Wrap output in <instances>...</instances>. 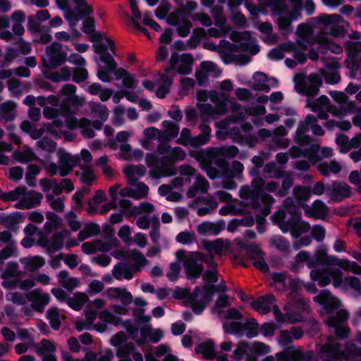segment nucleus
<instances>
[{
    "label": "nucleus",
    "instance_id": "1",
    "mask_svg": "<svg viewBox=\"0 0 361 361\" xmlns=\"http://www.w3.org/2000/svg\"><path fill=\"white\" fill-rule=\"evenodd\" d=\"M282 207L272 215L271 219L283 233L290 231L293 237L298 238L310 230L309 223L300 221V212L291 197L286 198Z\"/></svg>",
    "mask_w": 361,
    "mask_h": 361
},
{
    "label": "nucleus",
    "instance_id": "2",
    "mask_svg": "<svg viewBox=\"0 0 361 361\" xmlns=\"http://www.w3.org/2000/svg\"><path fill=\"white\" fill-rule=\"evenodd\" d=\"M361 355V348L355 344L348 343L343 348L341 343L330 336L326 342L322 345L319 350V358L322 361H336L338 360H348L352 357Z\"/></svg>",
    "mask_w": 361,
    "mask_h": 361
},
{
    "label": "nucleus",
    "instance_id": "3",
    "mask_svg": "<svg viewBox=\"0 0 361 361\" xmlns=\"http://www.w3.org/2000/svg\"><path fill=\"white\" fill-rule=\"evenodd\" d=\"M61 115L66 117V126L68 129L79 128L81 135L85 139H92L95 136L94 130H100L102 123L99 121H91L87 118L78 119L71 116L70 108L66 103L61 105Z\"/></svg>",
    "mask_w": 361,
    "mask_h": 361
},
{
    "label": "nucleus",
    "instance_id": "4",
    "mask_svg": "<svg viewBox=\"0 0 361 361\" xmlns=\"http://www.w3.org/2000/svg\"><path fill=\"white\" fill-rule=\"evenodd\" d=\"M239 195L244 200L245 205L260 211L263 216L269 214L270 208L274 202L271 195L267 193H262L259 196L258 192L252 189L248 185L241 187Z\"/></svg>",
    "mask_w": 361,
    "mask_h": 361
},
{
    "label": "nucleus",
    "instance_id": "5",
    "mask_svg": "<svg viewBox=\"0 0 361 361\" xmlns=\"http://www.w3.org/2000/svg\"><path fill=\"white\" fill-rule=\"evenodd\" d=\"M239 149L234 145L209 147L205 152V159L209 162H214L221 170H226V174L229 176V164L226 159L235 157Z\"/></svg>",
    "mask_w": 361,
    "mask_h": 361
},
{
    "label": "nucleus",
    "instance_id": "6",
    "mask_svg": "<svg viewBox=\"0 0 361 361\" xmlns=\"http://www.w3.org/2000/svg\"><path fill=\"white\" fill-rule=\"evenodd\" d=\"M177 257L183 261L188 279H198L203 272L204 267L202 264V252H188L184 250L176 252Z\"/></svg>",
    "mask_w": 361,
    "mask_h": 361
},
{
    "label": "nucleus",
    "instance_id": "7",
    "mask_svg": "<svg viewBox=\"0 0 361 361\" xmlns=\"http://www.w3.org/2000/svg\"><path fill=\"white\" fill-rule=\"evenodd\" d=\"M310 275L311 279L317 281L320 287L329 285L331 281L335 288L341 287L343 284V272L338 269H314Z\"/></svg>",
    "mask_w": 361,
    "mask_h": 361
},
{
    "label": "nucleus",
    "instance_id": "8",
    "mask_svg": "<svg viewBox=\"0 0 361 361\" xmlns=\"http://www.w3.org/2000/svg\"><path fill=\"white\" fill-rule=\"evenodd\" d=\"M314 257L317 262L322 265L337 266L344 271L361 274V267L357 263L345 259H339L334 255H329L325 250H318Z\"/></svg>",
    "mask_w": 361,
    "mask_h": 361
},
{
    "label": "nucleus",
    "instance_id": "9",
    "mask_svg": "<svg viewBox=\"0 0 361 361\" xmlns=\"http://www.w3.org/2000/svg\"><path fill=\"white\" fill-rule=\"evenodd\" d=\"M349 314L345 310H339L335 314H331L327 317L324 323L335 329L336 337L340 339H344L348 337L350 328L346 324Z\"/></svg>",
    "mask_w": 361,
    "mask_h": 361
},
{
    "label": "nucleus",
    "instance_id": "10",
    "mask_svg": "<svg viewBox=\"0 0 361 361\" xmlns=\"http://www.w3.org/2000/svg\"><path fill=\"white\" fill-rule=\"evenodd\" d=\"M294 90H319L322 85V78L317 73L307 75L305 73H297L293 76Z\"/></svg>",
    "mask_w": 361,
    "mask_h": 361
},
{
    "label": "nucleus",
    "instance_id": "11",
    "mask_svg": "<svg viewBox=\"0 0 361 361\" xmlns=\"http://www.w3.org/2000/svg\"><path fill=\"white\" fill-rule=\"evenodd\" d=\"M277 361H314V352L291 345L276 354Z\"/></svg>",
    "mask_w": 361,
    "mask_h": 361
},
{
    "label": "nucleus",
    "instance_id": "12",
    "mask_svg": "<svg viewBox=\"0 0 361 361\" xmlns=\"http://www.w3.org/2000/svg\"><path fill=\"white\" fill-rule=\"evenodd\" d=\"M214 294V286L204 284L202 287H196L192 294L193 302L192 310L195 314H200L206 304L211 301Z\"/></svg>",
    "mask_w": 361,
    "mask_h": 361
},
{
    "label": "nucleus",
    "instance_id": "13",
    "mask_svg": "<svg viewBox=\"0 0 361 361\" xmlns=\"http://www.w3.org/2000/svg\"><path fill=\"white\" fill-rule=\"evenodd\" d=\"M318 23L324 26H331L330 34L336 37H343L345 35L346 30L340 23H345L343 18L336 13H322L317 17Z\"/></svg>",
    "mask_w": 361,
    "mask_h": 361
},
{
    "label": "nucleus",
    "instance_id": "14",
    "mask_svg": "<svg viewBox=\"0 0 361 361\" xmlns=\"http://www.w3.org/2000/svg\"><path fill=\"white\" fill-rule=\"evenodd\" d=\"M70 235V232L64 229L54 233L50 238L45 237L39 238L37 243L40 247L46 249L49 253H54L63 247L64 240L68 238Z\"/></svg>",
    "mask_w": 361,
    "mask_h": 361
},
{
    "label": "nucleus",
    "instance_id": "15",
    "mask_svg": "<svg viewBox=\"0 0 361 361\" xmlns=\"http://www.w3.org/2000/svg\"><path fill=\"white\" fill-rule=\"evenodd\" d=\"M149 174L154 178L169 177L176 174L175 164L166 155L162 157L159 164L149 171Z\"/></svg>",
    "mask_w": 361,
    "mask_h": 361
},
{
    "label": "nucleus",
    "instance_id": "16",
    "mask_svg": "<svg viewBox=\"0 0 361 361\" xmlns=\"http://www.w3.org/2000/svg\"><path fill=\"white\" fill-rule=\"evenodd\" d=\"M58 156L59 175L62 177L71 173L73 168L78 166L80 161V158L78 156H74L61 150L58 152Z\"/></svg>",
    "mask_w": 361,
    "mask_h": 361
},
{
    "label": "nucleus",
    "instance_id": "17",
    "mask_svg": "<svg viewBox=\"0 0 361 361\" xmlns=\"http://www.w3.org/2000/svg\"><path fill=\"white\" fill-rule=\"evenodd\" d=\"M252 79V90H269L270 88H277L279 85L278 79L260 71L255 72Z\"/></svg>",
    "mask_w": 361,
    "mask_h": 361
},
{
    "label": "nucleus",
    "instance_id": "18",
    "mask_svg": "<svg viewBox=\"0 0 361 361\" xmlns=\"http://www.w3.org/2000/svg\"><path fill=\"white\" fill-rule=\"evenodd\" d=\"M230 242L228 240L218 238L213 240H202L201 241L202 247L208 252V255H214L220 258L224 252L227 251L230 247Z\"/></svg>",
    "mask_w": 361,
    "mask_h": 361
},
{
    "label": "nucleus",
    "instance_id": "19",
    "mask_svg": "<svg viewBox=\"0 0 361 361\" xmlns=\"http://www.w3.org/2000/svg\"><path fill=\"white\" fill-rule=\"evenodd\" d=\"M27 299L31 302V307L38 312H42L49 303L50 295L39 288L34 289L26 293Z\"/></svg>",
    "mask_w": 361,
    "mask_h": 361
},
{
    "label": "nucleus",
    "instance_id": "20",
    "mask_svg": "<svg viewBox=\"0 0 361 361\" xmlns=\"http://www.w3.org/2000/svg\"><path fill=\"white\" fill-rule=\"evenodd\" d=\"M42 197L43 195L40 192L35 190L27 192L25 191L15 207L19 209H29L35 207L40 204Z\"/></svg>",
    "mask_w": 361,
    "mask_h": 361
},
{
    "label": "nucleus",
    "instance_id": "21",
    "mask_svg": "<svg viewBox=\"0 0 361 361\" xmlns=\"http://www.w3.org/2000/svg\"><path fill=\"white\" fill-rule=\"evenodd\" d=\"M302 208L306 216L316 219H324L329 212L327 206L319 200H315L311 205L303 204Z\"/></svg>",
    "mask_w": 361,
    "mask_h": 361
},
{
    "label": "nucleus",
    "instance_id": "22",
    "mask_svg": "<svg viewBox=\"0 0 361 361\" xmlns=\"http://www.w3.org/2000/svg\"><path fill=\"white\" fill-rule=\"evenodd\" d=\"M313 300L320 305H324V309L327 313H331L334 310H337L340 305L338 298L332 295L328 290H323L313 298Z\"/></svg>",
    "mask_w": 361,
    "mask_h": 361
},
{
    "label": "nucleus",
    "instance_id": "23",
    "mask_svg": "<svg viewBox=\"0 0 361 361\" xmlns=\"http://www.w3.org/2000/svg\"><path fill=\"white\" fill-rule=\"evenodd\" d=\"M329 99L326 96H321L314 100L310 97L307 99V106L317 114V118L319 119H327L329 116L326 111L328 108Z\"/></svg>",
    "mask_w": 361,
    "mask_h": 361
},
{
    "label": "nucleus",
    "instance_id": "24",
    "mask_svg": "<svg viewBox=\"0 0 361 361\" xmlns=\"http://www.w3.org/2000/svg\"><path fill=\"white\" fill-rule=\"evenodd\" d=\"M226 228L224 221L217 222L204 221L197 227V233L202 235H216Z\"/></svg>",
    "mask_w": 361,
    "mask_h": 361
},
{
    "label": "nucleus",
    "instance_id": "25",
    "mask_svg": "<svg viewBox=\"0 0 361 361\" xmlns=\"http://www.w3.org/2000/svg\"><path fill=\"white\" fill-rule=\"evenodd\" d=\"M47 56L48 59L44 56L41 59V65L46 69H55L62 66L67 60V54L65 51L49 54Z\"/></svg>",
    "mask_w": 361,
    "mask_h": 361
},
{
    "label": "nucleus",
    "instance_id": "26",
    "mask_svg": "<svg viewBox=\"0 0 361 361\" xmlns=\"http://www.w3.org/2000/svg\"><path fill=\"white\" fill-rule=\"evenodd\" d=\"M116 80L121 81V87L126 89L135 88L137 80L135 75L123 68H118L114 73Z\"/></svg>",
    "mask_w": 361,
    "mask_h": 361
},
{
    "label": "nucleus",
    "instance_id": "27",
    "mask_svg": "<svg viewBox=\"0 0 361 361\" xmlns=\"http://www.w3.org/2000/svg\"><path fill=\"white\" fill-rule=\"evenodd\" d=\"M123 171L127 178L128 185H135L139 178L146 173L147 169L141 164L130 165L124 168Z\"/></svg>",
    "mask_w": 361,
    "mask_h": 361
},
{
    "label": "nucleus",
    "instance_id": "28",
    "mask_svg": "<svg viewBox=\"0 0 361 361\" xmlns=\"http://www.w3.org/2000/svg\"><path fill=\"white\" fill-rule=\"evenodd\" d=\"M210 100L216 105L218 111L224 114L228 107L233 106L232 102L228 99L224 92H209Z\"/></svg>",
    "mask_w": 361,
    "mask_h": 361
},
{
    "label": "nucleus",
    "instance_id": "29",
    "mask_svg": "<svg viewBox=\"0 0 361 361\" xmlns=\"http://www.w3.org/2000/svg\"><path fill=\"white\" fill-rule=\"evenodd\" d=\"M99 47L101 49L96 47L94 52L100 55V60L105 63V67L114 73L118 69L117 63L115 61L113 56L107 51L108 46L106 44H100Z\"/></svg>",
    "mask_w": 361,
    "mask_h": 361
},
{
    "label": "nucleus",
    "instance_id": "30",
    "mask_svg": "<svg viewBox=\"0 0 361 361\" xmlns=\"http://www.w3.org/2000/svg\"><path fill=\"white\" fill-rule=\"evenodd\" d=\"M109 299L120 300L123 305H130L133 301V296L126 288H109L105 292Z\"/></svg>",
    "mask_w": 361,
    "mask_h": 361
},
{
    "label": "nucleus",
    "instance_id": "31",
    "mask_svg": "<svg viewBox=\"0 0 361 361\" xmlns=\"http://www.w3.org/2000/svg\"><path fill=\"white\" fill-rule=\"evenodd\" d=\"M19 261L24 269L30 272H35L45 264L44 259L39 255L22 257Z\"/></svg>",
    "mask_w": 361,
    "mask_h": 361
},
{
    "label": "nucleus",
    "instance_id": "32",
    "mask_svg": "<svg viewBox=\"0 0 361 361\" xmlns=\"http://www.w3.org/2000/svg\"><path fill=\"white\" fill-rule=\"evenodd\" d=\"M275 300L273 295L269 294L251 303L252 307L260 314H266L271 311V307Z\"/></svg>",
    "mask_w": 361,
    "mask_h": 361
},
{
    "label": "nucleus",
    "instance_id": "33",
    "mask_svg": "<svg viewBox=\"0 0 361 361\" xmlns=\"http://www.w3.org/2000/svg\"><path fill=\"white\" fill-rule=\"evenodd\" d=\"M350 195V186L341 182H334L332 185L331 198L334 201H341Z\"/></svg>",
    "mask_w": 361,
    "mask_h": 361
},
{
    "label": "nucleus",
    "instance_id": "34",
    "mask_svg": "<svg viewBox=\"0 0 361 361\" xmlns=\"http://www.w3.org/2000/svg\"><path fill=\"white\" fill-rule=\"evenodd\" d=\"M209 187L207 180L202 175H197L194 184L187 191V196L189 198L194 197L198 191L206 193Z\"/></svg>",
    "mask_w": 361,
    "mask_h": 361
},
{
    "label": "nucleus",
    "instance_id": "35",
    "mask_svg": "<svg viewBox=\"0 0 361 361\" xmlns=\"http://www.w3.org/2000/svg\"><path fill=\"white\" fill-rule=\"evenodd\" d=\"M16 105L13 102L8 101L0 105V122L14 120L16 116Z\"/></svg>",
    "mask_w": 361,
    "mask_h": 361
},
{
    "label": "nucleus",
    "instance_id": "36",
    "mask_svg": "<svg viewBox=\"0 0 361 361\" xmlns=\"http://www.w3.org/2000/svg\"><path fill=\"white\" fill-rule=\"evenodd\" d=\"M195 352L197 354H200L206 360H213L216 355L214 350V343L211 340L197 345L195 347Z\"/></svg>",
    "mask_w": 361,
    "mask_h": 361
},
{
    "label": "nucleus",
    "instance_id": "37",
    "mask_svg": "<svg viewBox=\"0 0 361 361\" xmlns=\"http://www.w3.org/2000/svg\"><path fill=\"white\" fill-rule=\"evenodd\" d=\"M112 275L117 280L123 279L130 280L133 277L131 269L125 262L118 263L112 270Z\"/></svg>",
    "mask_w": 361,
    "mask_h": 361
},
{
    "label": "nucleus",
    "instance_id": "38",
    "mask_svg": "<svg viewBox=\"0 0 361 361\" xmlns=\"http://www.w3.org/2000/svg\"><path fill=\"white\" fill-rule=\"evenodd\" d=\"M59 283L66 290L71 291L76 288L80 282L75 277H70L67 271H61L58 275Z\"/></svg>",
    "mask_w": 361,
    "mask_h": 361
},
{
    "label": "nucleus",
    "instance_id": "39",
    "mask_svg": "<svg viewBox=\"0 0 361 361\" xmlns=\"http://www.w3.org/2000/svg\"><path fill=\"white\" fill-rule=\"evenodd\" d=\"M162 126L164 130L161 131L160 137L163 141H170L178 136L179 128L177 124L170 121H164L162 123Z\"/></svg>",
    "mask_w": 361,
    "mask_h": 361
},
{
    "label": "nucleus",
    "instance_id": "40",
    "mask_svg": "<svg viewBox=\"0 0 361 361\" xmlns=\"http://www.w3.org/2000/svg\"><path fill=\"white\" fill-rule=\"evenodd\" d=\"M180 63L177 68V72L183 75H187L192 72V66L194 59L191 54L185 53L180 56Z\"/></svg>",
    "mask_w": 361,
    "mask_h": 361
},
{
    "label": "nucleus",
    "instance_id": "41",
    "mask_svg": "<svg viewBox=\"0 0 361 361\" xmlns=\"http://www.w3.org/2000/svg\"><path fill=\"white\" fill-rule=\"evenodd\" d=\"M273 313L276 319L279 322H288L290 324H294L302 321V316L301 314L293 315V314H283L281 313L279 307L277 305H273Z\"/></svg>",
    "mask_w": 361,
    "mask_h": 361
},
{
    "label": "nucleus",
    "instance_id": "42",
    "mask_svg": "<svg viewBox=\"0 0 361 361\" xmlns=\"http://www.w3.org/2000/svg\"><path fill=\"white\" fill-rule=\"evenodd\" d=\"M318 42L319 44L318 51L320 50L322 53H323L322 49L329 50L336 54H340L343 52V48L341 45L329 40L326 37H319L318 38Z\"/></svg>",
    "mask_w": 361,
    "mask_h": 361
},
{
    "label": "nucleus",
    "instance_id": "43",
    "mask_svg": "<svg viewBox=\"0 0 361 361\" xmlns=\"http://www.w3.org/2000/svg\"><path fill=\"white\" fill-rule=\"evenodd\" d=\"M88 297L86 294L77 293L73 297L66 300L67 305L75 310H80L87 302Z\"/></svg>",
    "mask_w": 361,
    "mask_h": 361
},
{
    "label": "nucleus",
    "instance_id": "44",
    "mask_svg": "<svg viewBox=\"0 0 361 361\" xmlns=\"http://www.w3.org/2000/svg\"><path fill=\"white\" fill-rule=\"evenodd\" d=\"M317 169L323 176L327 177L331 173H339L341 170V166L338 162L331 161L329 163H321L317 166Z\"/></svg>",
    "mask_w": 361,
    "mask_h": 361
},
{
    "label": "nucleus",
    "instance_id": "45",
    "mask_svg": "<svg viewBox=\"0 0 361 361\" xmlns=\"http://www.w3.org/2000/svg\"><path fill=\"white\" fill-rule=\"evenodd\" d=\"M100 228L98 224L90 222L84 226L83 229L78 235V240L83 241L85 239L96 235L99 233Z\"/></svg>",
    "mask_w": 361,
    "mask_h": 361
},
{
    "label": "nucleus",
    "instance_id": "46",
    "mask_svg": "<svg viewBox=\"0 0 361 361\" xmlns=\"http://www.w3.org/2000/svg\"><path fill=\"white\" fill-rule=\"evenodd\" d=\"M90 110L93 116L97 118L96 121H99L103 123L108 119L109 110L104 105L93 103L91 104Z\"/></svg>",
    "mask_w": 361,
    "mask_h": 361
},
{
    "label": "nucleus",
    "instance_id": "47",
    "mask_svg": "<svg viewBox=\"0 0 361 361\" xmlns=\"http://www.w3.org/2000/svg\"><path fill=\"white\" fill-rule=\"evenodd\" d=\"M269 245L276 248L280 252H288L290 250V243L288 240L281 235H274L269 240Z\"/></svg>",
    "mask_w": 361,
    "mask_h": 361
},
{
    "label": "nucleus",
    "instance_id": "48",
    "mask_svg": "<svg viewBox=\"0 0 361 361\" xmlns=\"http://www.w3.org/2000/svg\"><path fill=\"white\" fill-rule=\"evenodd\" d=\"M35 352L38 355L47 353H52L56 351V346L53 342L47 339H42L39 343L34 346Z\"/></svg>",
    "mask_w": 361,
    "mask_h": 361
},
{
    "label": "nucleus",
    "instance_id": "49",
    "mask_svg": "<svg viewBox=\"0 0 361 361\" xmlns=\"http://www.w3.org/2000/svg\"><path fill=\"white\" fill-rule=\"evenodd\" d=\"M13 158L20 163L26 164L35 160L37 157L31 149L18 150L13 152Z\"/></svg>",
    "mask_w": 361,
    "mask_h": 361
},
{
    "label": "nucleus",
    "instance_id": "50",
    "mask_svg": "<svg viewBox=\"0 0 361 361\" xmlns=\"http://www.w3.org/2000/svg\"><path fill=\"white\" fill-rule=\"evenodd\" d=\"M154 80L158 85L156 90H169L173 83V78L166 73H158L154 76Z\"/></svg>",
    "mask_w": 361,
    "mask_h": 361
},
{
    "label": "nucleus",
    "instance_id": "51",
    "mask_svg": "<svg viewBox=\"0 0 361 361\" xmlns=\"http://www.w3.org/2000/svg\"><path fill=\"white\" fill-rule=\"evenodd\" d=\"M200 68L204 73L214 78H218L221 74V70L213 61H204L200 63Z\"/></svg>",
    "mask_w": 361,
    "mask_h": 361
},
{
    "label": "nucleus",
    "instance_id": "52",
    "mask_svg": "<svg viewBox=\"0 0 361 361\" xmlns=\"http://www.w3.org/2000/svg\"><path fill=\"white\" fill-rule=\"evenodd\" d=\"M127 256L133 261L135 262V270H140L141 267H144L147 265L148 261L144 256V255L137 250H129L127 252Z\"/></svg>",
    "mask_w": 361,
    "mask_h": 361
},
{
    "label": "nucleus",
    "instance_id": "53",
    "mask_svg": "<svg viewBox=\"0 0 361 361\" xmlns=\"http://www.w3.org/2000/svg\"><path fill=\"white\" fill-rule=\"evenodd\" d=\"M74 190L72 180L69 178H63L60 183L56 181V185L54 188V195L58 196L62 192L69 193Z\"/></svg>",
    "mask_w": 361,
    "mask_h": 361
},
{
    "label": "nucleus",
    "instance_id": "54",
    "mask_svg": "<svg viewBox=\"0 0 361 361\" xmlns=\"http://www.w3.org/2000/svg\"><path fill=\"white\" fill-rule=\"evenodd\" d=\"M46 199L50 207L55 212L61 213L64 211V197H54L53 194L48 193Z\"/></svg>",
    "mask_w": 361,
    "mask_h": 361
},
{
    "label": "nucleus",
    "instance_id": "55",
    "mask_svg": "<svg viewBox=\"0 0 361 361\" xmlns=\"http://www.w3.org/2000/svg\"><path fill=\"white\" fill-rule=\"evenodd\" d=\"M23 221V216L22 214L17 213L9 215L6 216L3 220L4 226L13 231H16L18 229V225L19 223Z\"/></svg>",
    "mask_w": 361,
    "mask_h": 361
},
{
    "label": "nucleus",
    "instance_id": "56",
    "mask_svg": "<svg viewBox=\"0 0 361 361\" xmlns=\"http://www.w3.org/2000/svg\"><path fill=\"white\" fill-rule=\"evenodd\" d=\"M21 276V271L19 270V267L17 262H10L5 270L1 274L3 279H8L10 278L19 277Z\"/></svg>",
    "mask_w": 361,
    "mask_h": 361
},
{
    "label": "nucleus",
    "instance_id": "57",
    "mask_svg": "<svg viewBox=\"0 0 361 361\" xmlns=\"http://www.w3.org/2000/svg\"><path fill=\"white\" fill-rule=\"evenodd\" d=\"M80 169L82 171L80 178L81 181L85 184L91 185L95 179L92 166L90 164L80 165Z\"/></svg>",
    "mask_w": 361,
    "mask_h": 361
},
{
    "label": "nucleus",
    "instance_id": "58",
    "mask_svg": "<svg viewBox=\"0 0 361 361\" xmlns=\"http://www.w3.org/2000/svg\"><path fill=\"white\" fill-rule=\"evenodd\" d=\"M293 195L298 200L307 201L311 197L310 188L303 185H297L293 190Z\"/></svg>",
    "mask_w": 361,
    "mask_h": 361
},
{
    "label": "nucleus",
    "instance_id": "59",
    "mask_svg": "<svg viewBox=\"0 0 361 361\" xmlns=\"http://www.w3.org/2000/svg\"><path fill=\"white\" fill-rule=\"evenodd\" d=\"M319 149V145H311L309 148L303 150V157H306L312 164H314L321 160V157L318 154Z\"/></svg>",
    "mask_w": 361,
    "mask_h": 361
},
{
    "label": "nucleus",
    "instance_id": "60",
    "mask_svg": "<svg viewBox=\"0 0 361 361\" xmlns=\"http://www.w3.org/2000/svg\"><path fill=\"white\" fill-rule=\"evenodd\" d=\"M141 334L147 337L150 341L152 343H157L159 341L163 334L161 331L160 330H154L153 331L149 326H145L141 328L140 330Z\"/></svg>",
    "mask_w": 361,
    "mask_h": 361
},
{
    "label": "nucleus",
    "instance_id": "61",
    "mask_svg": "<svg viewBox=\"0 0 361 361\" xmlns=\"http://www.w3.org/2000/svg\"><path fill=\"white\" fill-rule=\"evenodd\" d=\"M85 357L87 361H111L114 357V353L111 350L99 354L90 351L86 353Z\"/></svg>",
    "mask_w": 361,
    "mask_h": 361
},
{
    "label": "nucleus",
    "instance_id": "62",
    "mask_svg": "<svg viewBox=\"0 0 361 361\" xmlns=\"http://www.w3.org/2000/svg\"><path fill=\"white\" fill-rule=\"evenodd\" d=\"M47 318L49 320L50 326L55 330L61 326V313L56 307H51L47 311Z\"/></svg>",
    "mask_w": 361,
    "mask_h": 361
},
{
    "label": "nucleus",
    "instance_id": "63",
    "mask_svg": "<svg viewBox=\"0 0 361 361\" xmlns=\"http://www.w3.org/2000/svg\"><path fill=\"white\" fill-rule=\"evenodd\" d=\"M18 56V49L13 47H8L6 49V54L4 61L0 62L1 68H6Z\"/></svg>",
    "mask_w": 361,
    "mask_h": 361
},
{
    "label": "nucleus",
    "instance_id": "64",
    "mask_svg": "<svg viewBox=\"0 0 361 361\" xmlns=\"http://www.w3.org/2000/svg\"><path fill=\"white\" fill-rule=\"evenodd\" d=\"M37 148L52 153L56 151V143L51 138L44 137L37 142Z\"/></svg>",
    "mask_w": 361,
    "mask_h": 361
}]
</instances>
